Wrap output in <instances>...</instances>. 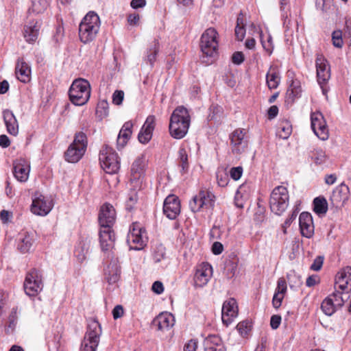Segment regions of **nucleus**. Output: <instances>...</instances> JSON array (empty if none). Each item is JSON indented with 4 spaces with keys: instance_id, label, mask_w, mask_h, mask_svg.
Segmentation results:
<instances>
[{
    "instance_id": "1",
    "label": "nucleus",
    "mask_w": 351,
    "mask_h": 351,
    "mask_svg": "<svg viewBox=\"0 0 351 351\" xmlns=\"http://www.w3.org/2000/svg\"><path fill=\"white\" fill-rule=\"evenodd\" d=\"M190 124L189 110L183 106H178L170 117L169 131L171 136L175 139L183 138L188 132Z\"/></svg>"
},
{
    "instance_id": "2",
    "label": "nucleus",
    "mask_w": 351,
    "mask_h": 351,
    "mask_svg": "<svg viewBox=\"0 0 351 351\" xmlns=\"http://www.w3.org/2000/svg\"><path fill=\"white\" fill-rule=\"evenodd\" d=\"M100 27L99 16L94 12H89L82 19L79 26V36L84 43L93 41Z\"/></svg>"
},
{
    "instance_id": "3",
    "label": "nucleus",
    "mask_w": 351,
    "mask_h": 351,
    "mask_svg": "<svg viewBox=\"0 0 351 351\" xmlns=\"http://www.w3.org/2000/svg\"><path fill=\"white\" fill-rule=\"evenodd\" d=\"M70 101L76 106H83L87 103L90 96V85L84 79L75 80L69 90Z\"/></svg>"
},
{
    "instance_id": "4",
    "label": "nucleus",
    "mask_w": 351,
    "mask_h": 351,
    "mask_svg": "<svg viewBox=\"0 0 351 351\" xmlns=\"http://www.w3.org/2000/svg\"><path fill=\"white\" fill-rule=\"evenodd\" d=\"M87 147V137L85 133L80 132L75 134L73 142L64 153L66 161L77 162L84 154Z\"/></svg>"
},
{
    "instance_id": "5",
    "label": "nucleus",
    "mask_w": 351,
    "mask_h": 351,
    "mask_svg": "<svg viewBox=\"0 0 351 351\" xmlns=\"http://www.w3.org/2000/svg\"><path fill=\"white\" fill-rule=\"evenodd\" d=\"M289 193L287 189L283 186H278L272 191L269 206L271 212L277 215H282L289 205Z\"/></svg>"
},
{
    "instance_id": "6",
    "label": "nucleus",
    "mask_w": 351,
    "mask_h": 351,
    "mask_svg": "<svg viewBox=\"0 0 351 351\" xmlns=\"http://www.w3.org/2000/svg\"><path fill=\"white\" fill-rule=\"evenodd\" d=\"M99 162L101 168L107 173H116L120 169V161L117 154L108 145L104 146L100 150Z\"/></svg>"
},
{
    "instance_id": "7",
    "label": "nucleus",
    "mask_w": 351,
    "mask_h": 351,
    "mask_svg": "<svg viewBox=\"0 0 351 351\" xmlns=\"http://www.w3.org/2000/svg\"><path fill=\"white\" fill-rule=\"evenodd\" d=\"M201 51L206 56H214L218 50V33L213 27L206 29L201 36L199 43Z\"/></svg>"
},
{
    "instance_id": "8",
    "label": "nucleus",
    "mask_w": 351,
    "mask_h": 351,
    "mask_svg": "<svg viewBox=\"0 0 351 351\" xmlns=\"http://www.w3.org/2000/svg\"><path fill=\"white\" fill-rule=\"evenodd\" d=\"M101 334V328L99 322H91L88 326V330L82 343L81 351H96Z\"/></svg>"
},
{
    "instance_id": "9",
    "label": "nucleus",
    "mask_w": 351,
    "mask_h": 351,
    "mask_svg": "<svg viewBox=\"0 0 351 351\" xmlns=\"http://www.w3.org/2000/svg\"><path fill=\"white\" fill-rule=\"evenodd\" d=\"M147 241V237L145 230L139 223H133L130 228L127 239L130 249L141 250L145 246Z\"/></svg>"
},
{
    "instance_id": "10",
    "label": "nucleus",
    "mask_w": 351,
    "mask_h": 351,
    "mask_svg": "<svg viewBox=\"0 0 351 351\" xmlns=\"http://www.w3.org/2000/svg\"><path fill=\"white\" fill-rule=\"evenodd\" d=\"M147 162V160L145 156L141 155L135 160L132 165L130 184H134L136 189H141L143 186Z\"/></svg>"
},
{
    "instance_id": "11",
    "label": "nucleus",
    "mask_w": 351,
    "mask_h": 351,
    "mask_svg": "<svg viewBox=\"0 0 351 351\" xmlns=\"http://www.w3.org/2000/svg\"><path fill=\"white\" fill-rule=\"evenodd\" d=\"M311 128L315 134L322 141L329 138V130L323 114L319 112H312L311 114Z\"/></svg>"
},
{
    "instance_id": "12",
    "label": "nucleus",
    "mask_w": 351,
    "mask_h": 351,
    "mask_svg": "<svg viewBox=\"0 0 351 351\" xmlns=\"http://www.w3.org/2000/svg\"><path fill=\"white\" fill-rule=\"evenodd\" d=\"M43 289L41 276L35 269H31L27 274L24 282V289L28 295L34 296Z\"/></svg>"
},
{
    "instance_id": "13",
    "label": "nucleus",
    "mask_w": 351,
    "mask_h": 351,
    "mask_svg": "<svg viewBox=\"0 0 351 351\" xmlns=\"http://www.w3.org/2000/svg\"><path fill=\"white\" fill-rule=\"evenodd\" d=\"M317 82L321 87L330 78V69L328 60L322 54H317L315 60Z\"/></svg>"
},
{
    "instance_id": "14",
    "label": "nucleus",
    "mask_w": 351,
    "mask_h": 351,
    "mask_svg": "<svg viewBox=\"0 0 351 351\" xmlns=\"http://www.w3.org/2000/svg\"><path fill=\"white\" fill-rule=\"evenodd\" d=\"M213 274V269L208 263H202L197 266L194 276L196 287H202L207 285Z\"/></svg>"
},
{
    "instance_id": "15",
    "label": "nucleus",
    "mask_w": 351,
    "mask_h": 351,
    "mask_svg": "<svg viewBox=\"0 0 351 351\" xmlns=\"http://www.w3.org/2000/svg\"><path fill=\"white\" fill-rule=\"evenodd\" d=\"M116 219V212L114 207L110 204H104L99 214V223L101 228H112Z\"/></svg>"
},
{
    "instance_id": "16",
    "label": "nucleus",
    "mask_w": 351,
    "mask_h": 351,
    "mask_svg": "<svg viewBox=\"0 0 351 351\" xmlns=\"http://www.w3.org/2000/svg\"><path fill=\"white\" fill-rule=\"evenodd\" d=\"M163 213L170 219H175L180 213V203L175 195H169L164 201Z\"/></svg>"
},
{
    "instance_id": "17",
    "label": "nucleus",
    "mask_w": 351,
    "mask_h": 351,
    "mask_svg": "<svg viewBox=\"0 0 351 351\" xmlns=\"http://www.w3.org/2000/svg\"><path fill=\"white\" fill-rule=\"evenodd\" d=\"M238 315V306L234 299L230 298L223 302L222 306V322L227 326L230 324Z\"/></svg>"
},
{
    "instance_id": "18",
    "label": "nucleus",
    "mask_w": 351,
    "mask_h": 351,
    "mask_svg": "<svg viewBox=\"0 0 351 351\" xmlns=\"http://www.w3.org/2000/svg\"><path fill=\"white\" fill-rule=\"evenodd\" d=\"M52 208V203L41 194H38L33 199L31 210L38 215H46Z\"/></svg>"
},
{
    "instance_id": "19",
    "label": "nucleus",
    "mask_w": 351,
    "mask_h": 351,
    "mask_svg": "<svg viewBox=\"0 0 351 351\" xmlns=\"http://www.w3.org/2000/svg\"><path fill=\"white\" fill-rule=\"evenodd\" d=\"M349 196L350 189L348 186L341 183L333 191L330 200L334 206L339 208L343 206Z\"/></svg>"
},
{
    "instance_id": "20",
    "label": "nucleus",
    "mask_w": 351,
    "mask_h": 351,
    "mask_svg": "<svg viewBox=\"0 0 351 351\" xmlns=\"http://www.w3.org/2000/svg\"><path fill=\"white\" fill-rule=\"evenodd\" d=\"M13 166V173L16 179L21 182H26L30 171L29 162L23 158H19L14 162Z\"/></svg>"
},
{
    "instance_id": "21",
    "label": "nucleus",
    "mask_w": 351,
    "mask_h": 351,
    "mask_svg": "<svg viewBox=\"0 0 351 351\" xmlns=\"http://www.w3.org/2000/svg\"><path fill=\"white\" fill-rule=\"evenodd\" d=\"M336 289L343 291H351V267H346L339 271L335 278Z\"/></svg>"
},
{
    "instance_id": "22",
    "label": "nucleus",
    "mask_w": 351,
    "mask_h": 351,
    "mask_svg": "<svg viewBox=\"0 0 351 351\" xmlns=\"http://www.w3.org/2000/svg\"><path fill=\"white\" fill-rule=\"evenodd\" d=\"M299 225L301 234L306 238H311L314 234L313 217L309 213L303 212L299 217Z\"/></svg>"
},
{
    "instance_id": "23",
    "label": "nucleus",
    "mask_w": 351,
    "mask_h": 351,
    "mask_svg": "<svg viewBox=\"0 0 351 351\" xmlns=\"http://www.w3.org/2000/svg\"><path fill=\"white\" fill-rule=\"evenodd\" d=\"M174 317L169 313H160L152 322L153 326L160 331L169 330L174 325Z\"/></svg>"
},
{
    "instance_id": "24",
    "label": "nucleus",
    "mask_w": 351,
    "mask_h": 351,
    "mask_svg": "<svg viewBox=\"0 0 351 351\" xmlns=\"http://www.w3.org/2000/svg\"><path fill=\"white\" fill-rule=\"evenodd\" d=\"M99 241L103 251H108L113 247L114 233L112 230V228H101L99 232Z\"/></svg>"
},
{
    "instance_id": "25",
    "label": "nucleus",
    "mask_w": 351,
    "mask_h": 351,
    "mask_svg": "<svg viewBox=\"0 0 351 351\" xmlns=\"http://www.w3.org/2000/svg\"><path fill=\"white\" fill-rule=\"evenodd\" d=\"M15 74L17 79L23 83L29 82L31 80V69L23 58L17 60Z\"/></svg>"
},
{
    "instance_id": "26",
    "label": "nucleus",
    "mask_w": 351,
    "mask_h": 351,
    "mask_svg": "<svg viewBox=\"0 0 351 351\" xmlns=\"http://www.w3.org/2000/svg\"><path fill=\"white\" fill-rule=\"evenodd\" d=\"M3 113L8 132L11 135L16 136L19 133V123L14 114L10 110H5Z\"/></svg>"
},
{
    "instance_id": "27",
    "label": "nucleus",
    "mask_w": 351,
    "mask_h": 351,
    "mask_svg": "<svg viewBox=\"0 0 351 351\" xmlns=\"http://www.w3.org/2000/svg\"><path fill=\"white\" fill-rule=\"evenodd\" d=\"M133 123L132 121L125 122L122 126L118 137L117 147L119 149L123 148L128 143L132 134Z\"/></svg>"
},
{
    "instance_id": "28",
    "label": "nucleus",
    "mask_w": 351,
    "mask_h": 351,
    "mask_svg": "<svg viewBox=\"0 0 351 351\" xmlns=\"http://www.w3.org/2000/svg\"><path fill=\"white\" fill-rule=\"evenodd\" d=\"M198 196L199 197V206L202 208L204 207L210 210L213 208L215 196L211 191L206 189H202L198 193Z\"/></svg>"
},
{
    "instance_id": "29",
    "label": "nucleus",
    "mask_w": 351,
    "mask_h": 351,
    "mask_svg": "<svg viewBox=\"0 0 351 351\" xmlns=\"http://www.w3.org/2000/svg\"><path fill=\"white\" fill-rule=\"evenodd\" d=\"M204 351H225L222 341L219 336L210 335L204 342Z\"/></svg>"
},
{
    "instance_id": "30",
    "label": "nucleus",
    "mask_w": 351,
    "mask_h": 351,
    "mask_svg": "<svg viewBox=\"0 0 351 351\" xmlns=\"http://www.w3.org/2000/svg\"><path fill=\"white\" fill-rule=\"evenodd\" d=\"M40 27L38 21H32L25 27L24 36L27 42L32 43L37 39Z\"/></svg>"
},
{
    "instance_id": "31",
    "label": "nucleus",
    "mask_w": 351,
    "mask_h": 351,
    "mask_svg": "<svg viewBox=\"0 0 351 351\" xmlns=\"http://www.w3.org/2000/svg\"><path fill=\"white\" fill-rule=\"evenodd\" d=\"M34 242V234L25 232L21 235L18 244V249L22 253L28 252L32 247Z\"/></svg>"
},
{
    "instance_id": "32",
    "label": "nucleus",
    "mask_w": 351,
    "mask_h": 351,
    "mask_svg": "<svg viewBox=\"0 0 351 351\" xmlns=\"http://www.w3.org/2000/svg\"><path fill=\"white\" fill-rule=\"evenodd\" d=\"M106 276L109 284L116 283L120 278V269L116 265H108L106 269Z\"/></svg>"
},
{
    "instance_id": "33",
    "label": "nucleus",
    "mask_w": 351,
    "mask_h": 351,
    "mask_svg": "<svg viewBox=\"0 0 351 351\" xmlns=\"http://www.w3.org/2000/svg\"><path fill=\"white\" fill-rule=\"evenodd\" d=\"M329 297L332 299L333 304L337 308L341 307L344 302L348 300L349 295L347 291H339L336 290L332 294L330 295Z\"/></svg>"
},
{
    "instance_id": "34",
    "label": "nucleus",
    "mask_w": 351,
    "mask_h": 351,
    "mask_svg": "<svg viewBox=\"0 0 351 351\" xmlns=\"http://www.w3.org/2000/svg\"><path fill=\"white\" fill-rule=\"evenodd\" d=\"M313 210L318 215L326 214L328 210V202L325 197H317L313 200Z\"/></svg>"
},
{
    "instance_id": "35",
    "label": "nucleus",
    "mask_w": 351,
    "mask_h": 351,
    "mask_svg": "<svg viewBox=\"0 0 351 351\" xmlns=\"http://www.w3.org/2000/svg\"><path fill=\"white\" fill-rule=\"evenodd\" d=\"M234 34L238 40H243L245 35V29L244 24L243 15L240 13L237 19V25L234 29Z\"/></svg>"
},
{
    "instance_id": "36",
    "label": "nucleus",
    "mask_w": 351,
    "mask_h": 351,
    "mask_svg": "<svg viewBox=\"0 0 351 351\" xmlns=\"http://www.w3.org/2000/svg\"><path fill=\"white\" fill-rule=\"evenodd\" d=\"M245 132L243 130H234L231 136V144L236 147L243 145V147L247 145L246 142L244 141Z\"/></svg>"
},
{
    "instance_id": "37",
    "label": "nucleus",
    "mask_w": 351,
    "mask_h": 351,
    "mask_svg": "<svg viewBox=\"0 0 351 351\" xmlns=\"http://www.w3.org/2000/svg\"><path fill=\"white\" fill-rule=\"evenodd\" d=\"M321 308L324 314L328 316L332 315L337 309L332 299L329 296L323 300L321 304Z\"/></svg>"
},
{
    "instance_id": "38",
    "label": "nucleus",
    "mask_w": 351,
    "mask_h": 351,
    "mask_svg": "<svg viewBox=\"0 0 351 351\" xmlns=\"http://www.w3.org/2000/svg\"><path fill=\"white\" fill-rule=\"evenodd\" d=\"M266 80L269 89L276 88L280 83V77L276 72H268Z\"/></svg>"
},
{
    "instance_id": "39",
    "label": "nucleus",
    "mask_w": 351,
    "mask_h": 351,
    "mask_svg": "<svg viewBox=\"0 0 351 351\" xmlns=\"http://www.w3.org/2000/svg\"><path fill=\"white\" fill-rule=\"evenodd\" d=\"M108 114V104L106 101L99 102L96 108V115L103 119Z\"/></svg>"
},
{
    "instance_id": "40",
    "label": "nucleus",
    "mask_w": 351,
    "mask_h": 351,
    "mask_svg": "<svg viewBox=\"0 0 351 351\" xmlns=\"http://www.w3.org/2000/svg\"><path fill=\"white\" fill-rule=\"evenodd\" d=\"M131 189L130 192L128 194V199L126 202L127 207L129 209H131L133 206L136 203L138 200V195H137V191L139 189H136V188L134 186V184H130Z\"/></svg>"
},
{
    "instance_id": "41",
    "label": "nucleus",
    "mask_w": 351,
    "mask_h": 351,
    "mask_svg": "<svg viewBox=\"0 0 351 351\" xmlns=\"http://www.w3.org/2000/svg\"><path fill=\"white\" fill-rule=\"evenodd\" d=\"M312 158L316 164L321 165L326 161L327 156L324 150L317 149L313 152Z\"/></svg>"
},
{
    "instance_id": "42",
    "label": "nucleus",
    "mask_w": 351,
    "mask_h": 351,
    "mask_svg": "<svg viewBox=\"0 0 351 351\" xmlns=\"http://www.w3.org/2000/svg\"><path fill=\"white\" fill-rule=\"evenodd\" d=\"M259 34H260L261 41L262 46H263V49L269 54H271L273 52V50H274V44H273L272 37L271 36V35H269L267 37V42H265L263 40V32L261 30L259 32Z\"/></svg>"
},
{
    "instance_id": "43",
    "label": "nucleus",
    "mask_w": 351,
    "mask_h": 351,
    "mask_svg": "<svg viewBox=\"0 0 351 351\" xmlns=\"http://www.w3.org/2000/svg\"><path fill=\"white\" fill-rule=\"evenodd\" d=\"M153 136V133L149 130H147L146 129L143 128L142 127L138 136V138L140 143L143 144H146L148 142L150 141Z\"/></svg>"
},
{
    "instance_id": "44",
    "label": "nucleus",
    "mask_w": 351,
    "mask_h": 351,
    "mask_svg": "<svg viewBox=\"0 0 351 351\" xmlns=\"http://www.w3.org/2000/svg\"><path fill=\"white\" fill-rule=\"evenodd\" d=\"M47 7V3L45 0L33 1L32 3V10L34 12L37 14L43 12Z\"/></svg>"
},
{
    "instance_id": "45",
    "label": "nucleus",
    "mask_w": 351,
    "mask_h": 351,
    "mask_svg": "<svg viewBox=\"0 0 351 351\" xmlns=\"http://www.w3.org/2000/svg\"><path fill=\"white\" fill-rule=\"evenodd\" d=\"M301 92L300 88L294 87L291 85L287 90L286 93V98L287 100L291 102H293L294 99L298 97Z\"/></svg>"
},
{
    "instance_id": "46",
    "label": "nucleus",
    "mask_w": 351,
    "mask_h": 351,
    "mask_svg": "<svg viewBox=\"0 0 351 351\" xmlns=\"http://www.w3.org/2000/svg\"><path fill=\"white\" fill-rule=\"evenodd\" d=\"M332 44L335 47L341 48L343 46L342 32L341 30L334 31L332 34Z\"/></svg>"
},
{
    "instance_id": "47",
    "label": "nucleus",
    "mask_w": 351,
    "mask_h": 351,
    "mask_svg": "<svg viewBox=\"0 0 351 351\" xmlns=\"http://www.w3.org/2000/svg\"><path fill=\"white\" fill-rule=\"evenodd\" d=\"M251 323L247 320L241 322L237 326V328L241 335H247L251 330Z\"/></svg>"
},
{
    "instance_id": "48",
    "label": "nucleus",
    "mask_w": 351,
    "mask_h": 351,
    "mask_svg": "<svg viewBox=\"0 0 351 351\" xmlns=\"http://www.w3.org/2000/svg\"><path fill=\"white\" fill-rule=\"evenodd\" d=\"M179 156L181 162V167L183 172H185L189 167L188 163V156L184 149H180L179 150Z\"/></svg>"
},
{
    "instance_id": "49",
    "label": "nucleus",
    "mask_w": 351,
    "mask_h": 351,
    "mask_svg": "<svg viewBox=\"0 0 351 351\" xmlns=\"http://www.w3.org/2000/svg\"><path fill=\"white\" fill-rule=\"evenodd\" d=\"M156 127V117L154 115H149L147 117L143 128L153 133Z\"/></svg>"
},
{
    "instance_id": "50",
    "label": "nucleus",
    "mask_w": 351,
    "mask_h": 351,
    "mask_svg": "<svg viewBox=\"0 0 351 351\" xmlns=\"http://www.w3.org/2000/svg\"><path fill=\"white\" fill-rule=\"evenodd\" d=\"M243 167H232L230 170V178L234 180H238L241 178L242 174H243Z\"/></svg>"
},
{
    "instance_id": "51",
    "label": "nucleus",
    "mask_w": 351,
    "mask_h": 351,
    "mask_svg": "<svg viewBox=\"0 0 351 351\" xmlns=\"http://www.w3.org/2000/svg\"><path fill=\"white\" fill-rule=\"evenodd\" d=\"M287 291V282L284 278H280L278 280L277 287L275 293L280 295H285Z\"/></svg>"
},
{
    "instance_id": "52",
    "label": "nucleus",
    "mask_w": 351,
    "mask_h": 351,
    "mask_svg": "<svg viewBox=\"0 0 351 351\" xmlns=\"http://www.w3.org/2000/svg\"><path fill=\"white\" fill-rule=\"evenodd\" d=\"M124 98V92L123 90H117L112 95V102L115 105H121Z\"/></svg>"
},
{
    "instance_id": "53",
    "label": "nucleus",
    "mask_w": 351,
    "mask_h": 351,
    "mask_svg": "<svg viewBox=\"0 0 351 351\" xmlns=\"http://www.w3.org/2000/svg\"><path fill=\"white\" fill-rule=\"evenodd\" d=\"M158 51L159 47L157 45H155L154 48L149 50V53L147 55V60L152 66L154 64L156 60Z\"/></svg>"
},
{
    "instance_id": "54",
    "label": "nucleus",
    "mask_w": 351,
    "mask_h": 351,
    "mask_svg": "<svg viewBox=\"0 0 351 351\" xmlns=\"http://www.w3.org/2000/svg\"><path fill=\"white\" fill-rule=\"evenodd\" d=\"M217 180L219 186L224 187L227 186L228 183V175L223 172H218L217 173Z\"/></svg>"
},
{
    "instance_id": "55",
    "label": "nucleus",
    "mask_w": 351,
    "mask_h": 351,
    "mask_svg": "<svg viewBox=\"0 0 351 351\" xmlns=\"http://www.w3.org/2000/svg\"><path fill=\"white\" fill-rule=\"evenodd\" d=\"M199 197L198 194L195 195L193 199L189 203V206L191 210L194 213L198 212L200 210L202 207L199 206Z\"/></svg>"
},
{
    "instance_id": "56",
    "label": "nucleus",
    "mask_w": 351,
    "mask_h": 351,
    "mask_svg": "<svg viewBox=\"0 0 351 351\" xmlns=\"http://www.w3.org/2000/svg\"><path fill=\"white\" fill-rule=\"evenodd\" d=\"M245 57L241 51H236L232 54V61L235 64H241L243 62Z\"/></svg>"
},
{
    "instance_id": "57",
    "label": "nucleus",
    "mask_w": 351,
    "mask_h": 351,
    "mask_svg": "<svg viewBox=\"0 0 351 351\" xmlns=\"http://www.w3.org/2000/svg\"><path fill=\"white\" fill-rule=\"evenodd\" d=\"M324 263V257L319 256L313 261L311 266V269L313 271H319L321 269Z\"/></svg>"
},
{
    "instance_id": "58",
    "label": "nucleus",
    "mask_w": 351,
    "mask_h": 351,
    "mask_svg": "<svg viewBox=\"0 0 351 351\" xmlns=\"http://www.w3.org/2000/svg\"><path fill=\"white\" fill-rule=\"evenodd\" d=\"M197 346V341L195 339H191L184 345V351H196Z\"/></svg>"
},
{
    "instance_id": "59",
    "label": "nucleus",
    "mask_w": 351,
    "mask_h": 351,
    "mask_svg": "<svg viewBox=\"0 0 351 351\" xmlns=\"http://www.w3.org/2000/svg\"><path fill=\"white\" fill-rule=\"evenodd\" d=\"M298 215V211L294 210L292 214L285 220L282 228L284 229V233L287 232V228L291 225L292 221L295 219Z\"/></svg>"
},
{
    "instance_id": "60",
    "label": "nucleus",
    "mask_w": 351,
    "mask_h": 351,
    "mask_svg": "<svg viewBox=\"0 0 351 351\" xmlns=\"http://www.w3.org/2000/svg\"><path fill=\"white\" fill-rule=\"evenodd\" d=\"M284 295H280L278 293H275L272 300V304L275 308H278L281 304Z\"/></svg>"
},
{
    "instance_id": "61",
    "label": "nucleus",
    "mask_w": 351,
    "mask_h": 351,
    "mask_svg": "<svg viewBox=\"0 0 351 351\" xmlns=\"http://www.w3.org/2000/svg\"><path fill=\"white\" fill-rule=\"evenodd\" d=\"M281 322V317L278 315H274L271 317L270 326L273 329H277Z\"/></svg>"
},
{
    "instance_id": "62",
    "label": "nucleus",
    "mask_w": 351,
    "mask_h": 351,
    "mask_svg": "<svg viewBox=\"0 0 351 351\" xmlns=\"http://www.w3.org/2000/svg\"><path fill=\"white\" fill-rule=\"evenodd\" d=\"M123 315V308L121 305H117L112 310V315L114 319H117Z\"/></svg>"
},
{
    "instance_id": "63",
    "label": "nucleus",
    "mask_w": 351,
    "mask_h": 351,
    "mask_svg": "<svg viewBox=\"0 0 351 351\" xmlns=\"http://www.w3.org/2000/svg\"><path fill=\"white\" fill-rule=\"evenodd\" d=\"M152 289L154 293L160 294L164 291V287L161 282L155 281L152 285Z\"/></svg>"
},
{
    "instance_id": "64",
    "label": "nucleus",
    "mask_w": 351,
    "mask_h": 351,
    "mask_svg": "<svg viewBox=\"0 0 351 351\" xmlns=\"http://www.w3.org/2000/svg\"><path fill=\"white\" fill-rule=\"evenodd\" d=\"M223 250V245L220 242L216 241L213 244L212 252L214 254H220L221 253H222Z\"/></svg>"
}]
</instances>
